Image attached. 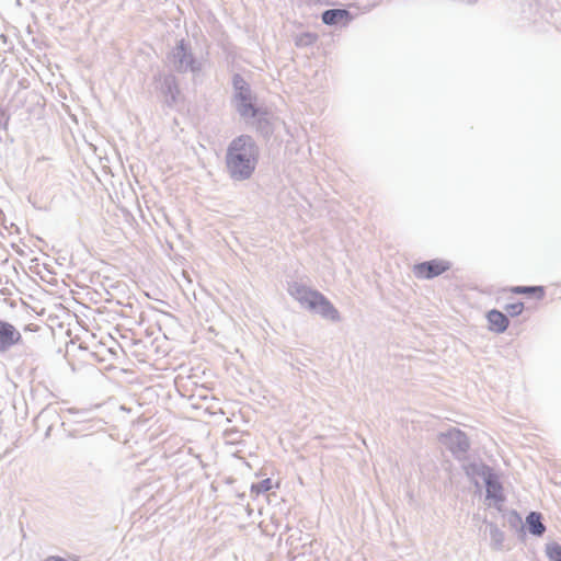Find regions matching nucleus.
I'll return each instance as SVG.
<instances>
[{"mask_svg": "<svg viewBox=\"0 0 561 561\" xmlns=\"http://www.w3.org/2000/svg\"><path fill=\"white\" fill-rule=\"evenodd\" d=\"M237 98L239 101L245 102L252 100L251 92L248 85H240L239 89H237Z\"/></svg>", "mask_w": 561, "mask_h": 561, "instance_id": "nucleus-13", "label": "nucleus"}, {"mask_svg": "<svg viewBox=\"0 0 561 561\" xmlns=\"http://www.w3.org/2000/svg\"><path fill=\"white\" fill-rule=\"evenodd\" d=\"M508 290L513 294L531 295L537 299H542L545 296V288L542 286H515Z\"/></svg>", "mask_w": 561, "mask_h": 561, "instance_id": "nucleus-8", "label": "nucleus"}, {"mask_svg": "<svg viewBox=\"0 0 561 561\" xmlns=\"http://www.w3.org/2000/svg\"><path fill=\"white\" fill-rule=\"evenodd\" d=\"M21 341L20 331L10 322L0 320V353L9 351L14 345L20 344Z\"/></svg>", "mask_w": 561, "mask_h": 561, "instance_id": "nucleus-3", "label": "nucleus"}, {"mask_svg": "<svg viewBox=\"0 0 561 561\" xmlns=\"http://www.w3.org/2000/svg\"><path fill=\"white\" fill-rule=\"evenodd\" d=\"M307 36L314 39V36H312L311 34H308Z\"/></svg>", "mask_w": 561, "mask_h": 561, "instance_id": "nucleus-16", "label": "nucleus"}, {"mask_svg": "<svg viewBox=\"0 0 561 561\" xmlns=\"http://www.w3.org/2000/svg\"><path fill=\"white\" fill-rule=\"evenodd\" d=\"M273 488L278 489L279 488V482L273 483L272 479L267 478V479H264V480H262V481H260L257 483L252 484L251 489H250V492H251L252 496L257 497L261 494H263L265 492H268Z\"/></svg>", "mask_w": 561, "mask_h": 561, "instance_id": "nucleus-9", "label": "nucleus"}, {"mask_svg": "<svg viewBox=\"0 0 561 561\" xmlns=\"http://www.w3.org/2000/svg\"><path fill=\"white\" fill-rule=\"evenodd\" d=\"M527 524L529 526V530L537 536H541L546 528L543 524L541 523V515L539 513H530L527 516Z\"/></svg>", "mask_w": 561, "mask_h": 561, "instance_id": "nucleus-10", "label": "nucleus"}, {"mask_svg": "<svg viewBox=\"0 0 561 561\" xmlns=\"http://www.w3.org/2000/svg\"><path fill=\"white\" fill-rule=\"evenodd\" d=\"M489 330L495 333H503L508 328V318L501 311L492 309L486 313Z\"/></svg>", "mask_w": 561, "mask_h": 561, "instance_id": "nucleus-5", "label": "nucleus"}, {"mask_svg": "<svg viewBox=\"0 0 561 561\" xmlns=\"http://www.w3.org/2000/svg\"><path fill=\"white\" fill-rule=\"evenodd\" d=\"M290 294L300 304L306 305L308 308L316 310L324 318L332 321L339 320V312L333 305L320 293L311 290L302 285L295 284L290 288Z\"/></svg>", "mask_w": 561, "mask_h": 561, "instance_id": "nucleus-2", "label": "nucleus"}, {"mask_svg": "<svg viewBox=\"0 0 561 561\" xmlns=\"http://www.w3.org/2000/svg\"><path fill=\"white\" fill-rule=\"evenodd\" d=\"M449 264L442 260H432L414 266V274L419 278H433L446 272Z\"/></svg>", "mask_w": 561, "mask_h": 561, "instance_id": "nucleus-4", "label": "nucleus"}, {"mask_svg": "<svg viewBox=\"0 0 561 561\" xmlns=\"http://www.w3.org/2000/svg\"><path fill=\"white\" fill-rule=\"evenodd\" d=\"M259 150L254 140L247 135L237 137L227 150L226 164L229 174L236 180L249 179L257 163Z\"/></svg>", "mask_w": 561, "mask_h": 561, "instance_id": "nucleus-1", "label": "nucleus"}, {"mask_svg": "<svg viewBox=\"0 0 561 561\" xmlns=\"http://www.w3.org/2000/svg\"><path fill=\"white\" fill-rule=\"evenodd\" d=\"M548 556L551 561H561V547L558 545L549 547Z\"/></svg>", "mask_w": 561, "mask_h": 561, "instance_id": "nucleus-14", "label": "nucleus"}, {"mask_svg": "<svg viewBox=\"0 0 561 561\" xmlns=\"http://www.w3.org/2000/svg\"><path fill=\"white\" fill-rule=\"evenodd\" d=\"M233 84L236 89H239L240 85H247L245 81L240 76L234 77Z\"/></svg>", "mask_w": 561, "mask_h": 561, "instance_id": "nucleus-15", "label": "nucleus"}, {"mask_svg": "<svg viewBox=\"0 0 561 561\" xmlns=\"http://www.w3.org/2000/svg\"><path fill=\"white\" fill-rule=\"evenodd\" d=\"M486 497L493 500L495 504L504 501L503 488L493 474H489L486 478Z\"/></svg>", "mask_w": 561, "mask_h": 561, "instance_id": "nucleus-6", "label": "nucleus"}, {"mask_svg": "<svg viewBox=\"0 0 561 561\" xmlns=\"http://www.w3.org/2000/svg\"><path fill=\"white\" fill-rule=\"evenodd\" d=\"M505 310L511 317L519 316L524 311V304L520 301L508 304Z\"/></svg>", "mask_w": 561, "mask_h": 561, "instance_id": "nucleus-12", "label": "nucleus"}, {"mask_svg": "<svg viewBox=\"0 0 561 561\" xmlns=\"http://www.w3.org/2000/svg\"><path fill=\"white\" fill-rule=\"evenodd\" d=\"M351 20V14L347 10L332 9L327 10L322 14V21L325 24L333 25L337 23L347 24Z\"/></svg>", "mask_w": 561, "mask_h": 561, "instance_id": "nucleus-7", "label": "nucleus"}, {"mask_svg": "<svg viewBox=\"0 0 561 561\" xmlns=\"http://www.w3.org/2000/svg\"><path fill=\"white\" fill-rule=\"evenodd\" d=\"M238 110L243 116H255L256 114V110L254 108L251 100L245 102L239 101Z\"/></svg>", "mask_w": 561, "mask_h": 561, "instance_id": "nucleus-11", "label": "nucleus"}]
</instances>
